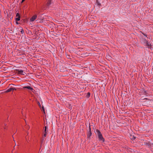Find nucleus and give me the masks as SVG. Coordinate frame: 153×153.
<instances>
[{"label":"nucleus","instance_id":"nucleus-9","mask_svg":"<svg viewBox=\"0 0 153 153\" xmlns=\"http://www.w3.org/2000/svg\"><path fill=\"white\" fill-rule=\"evenodd\" d=\"M48 131V129L46 126L45 127V133H47Z\"/></svg>","mask_w":153,"mask_h":153},{"label":"nucleus","instance_id":"nucleus-11","mask_svg":"<svg viewBox=\"0 0 153 153\" xmlns=\"http://www.w3.org/2000/svg\"><path fill=\"white\" fill-rule=\"evenodd\" d=\"M12 89L13 88H10L8 89L6 91L7 92H10L12 90Z\"/></svg>","mask_w":153,"mask_h":153},{"label":"nucleus","instance_id":"nucleus-14","mask_svg":"<svg viewBox=\"0 0 153 153\" xmlns=\"http://www.w3.org/2000/svg\"><path fill=\"white\" fill-rule=\"evenodd\" d=\"M42 110L43 111L44 113H45V109H44V107H42Z\"/></svg>","mask_w":153,"mask_h":153},{"label":"nucleus","instance_id":"nucleus-4","mask_svg":"<svg viewBox=\"0 0 153 153\" xmlns=\"http://www.w3.org/2000/svg\"><path fill=\"white\" fill-rule=\"evenodd\" d=\"M18 73L19 74H21L24 75L26 74L25 72H24L22 70H19L18 71Z\"/></svg>","mask_w":153,"mask_h":153},{"label":"nucleus","instance_id":"nucleus-8","mask_svg":"<svg viewBox=\"0 0 153 153\" xmlns=\"http://www.w3.org/2000/svg\"><path fill=\"white\" fill-rule=\"evenodd\" d=\"M51 0H48V2L47 3V5L48 6H49L51 5Z\"/></svg>","mask_w":153,"mask_h":153},{"label":"nucleus","instance_id":"nucleus-2","mask_svg":"<svg viewBox=\"0 0 153 153\" xmlns=\"http://www.w3.org/2000/svg\"><path fill=\"white\" fill-rule=\"evenodd\" d=\"M37 17V16L36 15H34L30 19V20L31 22H33L35 19H36Z\"/></svg>","mask_w":153,"mask_h":153},{"label":"nucleus","instance_id":"nucleus-6","mask_svg":"<svg viewBox=\"0 0 153 153\" xmlns=\"http://www.w3.org/2000/svg\"><path fill=\"white\" fill-rule=\"evenodd\" d=\"M23 88H27L29 90H30L32 91L33 90V88L30 86H25L23 87Z\"/></svg>","mask_w":153,"mask_h":153},{"label":"nucleus","instance_id":"nucleus-7","mask_svg":"<svg viewBox=\"0 0 153 153\" xmlns=\"http://www.w3.org/2000/svg\"><path fill=\"white\" fill-rule=\"evenodd\" d=\"M147 42V41L145 39H143L141 40L142 43H143L144 45Z\"/></svg>","mask_w":153,"mask_h":153},{"label":"nucleus","instance_id":"nucleus-16","mask_svg":"<svg viewBox=\"0 0 153 153\" xmlns=\"http://www.w3.org/2000/svg\"><path fill=\"white\" fill-rule=\"evenodd\" d=\"M13 89H12V90H16V89L15 88H12Z\"/></svg>","mask_w":153,"mask_h":153},{"label":"nucleus","instance_id":"nucleus-19","mask_svg":"<svg viewBox=\"0 0 153 153\" xmlns=\"http://www.w3.org/2000/svg\"><path fill=\"white\" fill-rule=\"evenodd\" d=\"M6 125H7V124H4V126H6Z\"/></svg>","mask_w":153,"mask_h":153},{"label":"nucleus","instance_id":"nucleus-5","mask_svg":"<svg viewBox=\"0 0 153 153\" xmlns=\"http://www.w3.org/2000/svg\"><path fill=\"white\" fill-rule=\"evenodd\" d=\"M89 129H90L89 131L88 132V133L87 134V137H88V138H90V137L91 135V134H92L91 132V128H89Z\"/></svg>","mask_w":153,"mask_h":153},{"label":"nucleus","instance_id":"nucleus-15","mask_svg":"<svg viewBox=\"0 0 153 153\" xmlns=\"http://www.w3.org/2000/svg\"><path fill=\"white\" fill-rule=\"evenodd\" d=\"M90 94L89 93H88V97H89L90 96Z\"/></svg>","mask_w":153,"mask_h":153},{"label":"nucleus","instance_id":"nucleus-3","mask_svg":"<svg viewBox=\"0 0 153 153\" xmlns=\"http://www.w3.org/2000/svg\"><path fill=\"white\" fill-rule=\"evenodd\" d=\"M16 20L17 21H19L20 19V16L19 14L18 13H16Z\"/></svg>","mask_w":153,"mask_h":153},{"label":"nucleus","instance_id":"nucleus-22","mask_svg":"<svg viewBox=\"0 0 153 153\" xmlns=\"http://www.w3.org/2000/svg\"><path fill=\"white\" fill-rule=\"evenodd\" d=\"M13 141H15V140L13 139Z\"/></svg>","mask_w":153,"mask_h":153},{"label":"nucleus","instance_id":"nucleus-1","mask_svg":"<svg viewBox=\"0 0 153 153\" xmlns=\"http://www.w3.org/2000/svg\"><path fill=\"white\" fill-rule=\"evenodd\" d=\"M96 133L97 134L100 141L102 142L104 141V139L102 135L99 130H97L96 131Z\"/></svg>","mask_w":153,"mask_h":153},{"label":"nucleus","instance_id":"nucleus-20","mask_svg":"<svg viewBox=\"0 0 153 153\" xmlns=\"http://www.w3.org/2000/svg\"><path fill=\"white\" fill-rule=\"evenodd\" d=\"M144 35V36H145L146 37V35L145 34H143Z\"/></svg>","mask_w":153,"mask_h":153},{"label":"nucleus","instance_id":"nucleus-12","mask_svg":"<svg viewBox=\"0 0 153 153\" xmlns=\"http://www.w3.org/2000/svg\"><path fill=\"white\" fill-rule=\"evenodd\" d=\"M21 33H24V31L23 30V29L22 28L21 29Z\"/></svg>","mask_w":153,"mask_h":153},{"label":"nucleus","instance_id":"nucleus-21","mask_svg":"<svg viewBox=\"0 0 153 153\" xmlns=\"http://www.w3.org/2000/svg\"><path fill=\"white\" fill-rule=\"evenodd\" d=\"M4 129H6V128H4Z\"/></svg>","mask_w":153,"mask_h":153},{"label":"nucleus","instance_id":"nucleus-18","mask_svg":"<svg viewBox=\"0 0 153 153\" xmlns=\"http://www.w3.org/2000/svg\"><path fill=\"white\" fill-rule=\"evenodd\" d=\"M25 0H22V2H23Z\"/></svg>","mask_w":153,"mask_h":153},{"label":"nucleus","instance_id":"nucleus-13","mask_svg":"<svg viewBox=\"0 0 153 153\" xmlns=\"http://www.w3.org/2000/svg\"><path fill=\"white\" fill-rule=\"evenodd\" d=\"M47 134V133H45V134L43 137V138L44 137H45L46 136V135Z\"/></svg>","mask_w":153,"mask_h":153},{"label":"nucleus","instance_id":"nucleus-17","mask_svg":"<svg viewBox=\"0 0 153 153\" xmlns=\"http://www.w3.org/2000/svg\"><path fill=\"white\" fill-rule=\"evenodd\" d=\"M98 5H100V3H98Z\"/></svg>","mask_w":153,"mask_h":153},{"label":"nucleus","instance_id":"nucleus-10","mask_svg":"<svg viewBox=\"0 0 153 153\" xmlns=\"http://www.w3.org/2000/svg\"><path fill=\"white\" fill-rule=\"evenodd\" d=\"M145 45H147L148 46H150L151 45V44L149 42H147L145 44Z\"/></svg>","mask_w":153,"mask_h":153}]
</instances>
